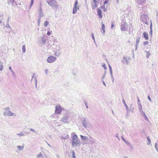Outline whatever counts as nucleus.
I'll list each match as a JSON object with an SVG mask.
<instances>
[{"instance_id": "58836bf2", "label": "nucleus", "mask_w": 158, "mask_h": 158, "mask_svg": "<svg viewBox=\"0 0 158 158\" xmlns=\"http://www.w3.org/2000/svg\"><path fill=\"white\" fill-rule=\"evenodd\" d=\"M3 69V66L1 62H0V71H2Z\"/></svg>"}, {"instance_id": "c9c22d12", "label": "nucleus", "mask_w": 158, "mask_h": 158, "mask_svg": "<svg viewBox=\"0 0 158 158\" xmlns=\"http://www.w3.org/2000/svg\"><path fill=\"white\" fill-rule=\"evenodd\" d=\"M4 27L7 28H9V29H12L11 27L10 26V25H9V24H6V26H4Z\"/></svg>"}, {"instance_id": "37998d69", "label": "nucleus", "mask_w": 158, "mask_h": 158, "mask_svg": "<svg viewBox=\"0 0 158 158\" xmlns=\"http://www.w3.org/2000/svg\"><path fill=\"white\" fill-rule=\"evenodd\" d=\"M72 156L73 157V158H76V157L75 156V153H74V151H73Z\"/></svg>"}, {"instance_id": "aec40b11", "label": "nucleus", "mask_w": 158, "mask_h": 158, "mask_svg": "<svg viewBox=\"0 0 158 158\" xmlns=\"http://www.w3.org/2000/svg\"><path fill=\"white\" fill-rule=\"evenodd\" d=\"M102 29L103 31L102 34V35H105V26L104 24L103 23H102Z\"/></svg>"}, {"instance_id": "f3484780", "label": "nucleus", "mask_w": 158, "mask_h": 158, "mask_svg": "<svg viewBox=\"0 0 158 158\" xmlns=\"http://www.w3.org/2000/svg\"><path fill=\"white\" fill-rule=\"evenodd\" d=\"M97 13L99 17L100 18H102V11L99 8L98 9Z\"/></svg>"}, {"instance_id": "393cba45", "label": "nucleus", "mask_w": 158, "mask_h": 158, "mask_svg": "<svg viewBox=\"0 0 158 158\" xmlns=\"http://www.w3.org/2000/svg\"><path fill=\"white\" fill-rule=\"evenodd\" d=\"M35 74H33V76L32 77V78H34V80H35V87L36 88L37 81V79H36V77L34 76ZM32 79H31V81H32Z\"/></svg>"}, {"instance_id": "e2e57ef3", "label": "nucleus", "mask_w": 158, "mask_h": 158, "mask_svg": "<svg viewBox=\"0 0 158 158\" xmlns=\"http://www.w3.org/2000/svg\"><path fill=\"white\" fill-rule=\"evenodd\" d=\"M102 82H103V85H104L106 87V84L105 82H104V81H102Z\"/></svg>"}, {"instance_id": "3c124183", "label": "nucleus", "mask_w": 158, "mask_h": 158, "mask_svg": "<svg viewBox=\"0 0 158 158\" xmlns=\"http://www.w3.org/2000/svg\"><path fill=\"white\" fill-rule=\"evenodd\" d=\"M91 36L92 37V38L93 40H94L95 38L94 36V35L93 33H92L91 35Z\"/></svg>"}, {"instance_id": "1a4fd4ad", "label": "nucleus", "mask_w": 158, "mask_h": 158, "mask_svg": "<svg viewBox=\"0 0 158 158\" xmlns=\"http://www.w3.org/2000/svg\"><path fill=\"white\" fill-rule=\"evenodd\" d=\"M5 109V111L3 113V114L4 116H15V114L14 113H12L10 111L9 108H6Z\"/></svg>"}, {"instance_id": "dca6fc26", "label": "nucleus", "mask_w": 158, "mask_h": 158, "mask_svg": "<svg viewBox=\"0 0 158 158\" xmlns=\"http://www.w3.org/2000/svg\"><path fill=\"white\" fill-rule=\"evenodd\" d=\"M123 60H122V61L123 62V63L124 64H128L129 62L128 61V58L126 57H124Z\"/></svg>"}, {"instance_id": "2f4dec72", "label": "nucleus", "mask_w": 158, "mask_h": 158, "mask_svg": "<svg viewBox=\"0 0 158 158\" xmlns=\"http://www.w3.org/2000/svg\"><path fill=\"white\" fill-rule=\"evenodd\" d=\"M139 38H137V39H136V48H135V50H137V45L138 44H139Z\"/></svg>"}, {"instance_id": "a211bd4d", "label": "nucleus", "mask_w": 158, "mask_h": 158, "mask_svg": "<svg viewBox=\"0 0 158 158\" xmlns=\"http://www.w3.org/2000/svg\"><path fill=\"white\" fill-rule=\"evenodd\" d=\"M24 147V144L23 143L22 146H17L16 147L17 148L18 150L19 151H21L23 150Z\"/></svg>"}, {"instance_id": "a18cd8bd", "label": "nucleus", "mask_w": 158, "mask_h": 158, "mask_svg": "<svg viewBox=\"0 0 158 158\" xmlns=\"http://www.w3.org/2000/svg\"><path fill=\"white\" fill-rule=\"evenodd\" d=\"M149 34L150 35V36L152 37V30H150V31L149 32Z\"/></svg>"}, {"instance_id": "052dcab7", "label": "nucleus", "mask_w": 158, "mask_h": 158, "mask_svg": "<svg viewBox=\"0 0 158 158\" xmlns=\"http://www.w3.org/2000/svg\"><path fill=\"white\" fill-rule=\"evenodd\" d=\"M116 1V3L117 4H118L119 3V0H115Z\"/></svg>"}, {"instance_id": "cd10ccee", "label": "nucleus", "mask_w": 158, "mask_h": 158, "mask_svg": "<svg viewBox=\"0 0 158 158\" xmlns=\"http://www.w3.org/2000/svg\"><path fill=\"white\" fill-rule=\"evenodd\" d=\"M138 108L140 113L144 111L142 110V106L140 103H139V105H138Z\"/></svg>"}, {"instance_id": "a19ab883", "label": "nucleus", "mask_w": 158, "mask_h": 158, "mask_svg": "<svg viewBox=\"0 0 158 158\" xmlns=\"http://www.w3.org/2000/svg\"><path fill=\"white\" fill-rule=\"evenodd\" d=\"M124 142L128 146H131V144L126 140Z\"/></svg>"}, {"instance_id": "f8f14e48", "label": "nucleus", "mask_w": 158, "mask_h": 158, "mask_svg": "<svg viewBox=\"0 0 158 158\" xmlns=\"http://www.w3.org/2000/svg\"><path fill=\"white\" fill-rule=\"evenodd\" d=\"M53 52L55 53L54 55L57 57L59 56L61 53L60 52V49L59 50H56L55 51L54 50Z\"/></svg>"}, {"instance_id": "9d476101", "label": "nucleus", "mask_w": 158, "mask_h": 158, "mask_svg": "<svg viewBox=\"0 0 158 158\" xmlns=\"http://www.w3.org/2000/svg\"><path fill=\"white\" fill-rule=\"evenodd\" d=\"M78 1L77 0L75 2L73 8V14L76 13L77 12V10L79 9V6L78 5Z\"/></svg>"}, {"instance_id": "f704fd0d", "label": "nucleus", "mask_w": 158, "mask_h": 158, "mask_svg": "<svg viewBox=\"0 0 158 158\" xmlns=\"http://www.w3.org/2000/svg\"><path fill=\"white\" fill-rule=\"evenodd\" d=\"M17 135H19L20 136H23L25 135V134L24 133H23V132H21L19 133H17Z\"/></svg>"}, {"instance_id": "7c9ffc66", "label": "nucleus", "mask_w": 158, "mask_h": 158, "mask_svg": "<svg viewBox=\"0 0 158 158\" xmlns=\"http://www.w3.org/2000/svg\"><path fill=\"white\" fill-rule=\"evenodd\" d=\"M155 147L156 150L158 152V140H157V143H156L155 144Z\"/></svg>"}, {"instance_id": "9b49d317", "label": "nucleus", "mask_w": 158, "mask_h": 158, "mask_svg": "<svg viewBox=\"0 0 158 158\" xmlns=\"http://www.w3.org/2000/svg\"><path fill=\"white\" fill-rule=\"evenodd\" d=\"M61 108L60 106H57L56 107L55 113L56 114H60L61 112Z\"/></svg>"}, {"instance_id": "0e129e2a", "label": "nucleus", "mask_w": 158, "mask_h": 158, "mask_svg": "<svg viewBox=\"0 0 158 158\" xmlns=\"http://www.w3.org/2000/svg\"><path fill=\"white\" fill-rule=\"evenodd\" d=\"M116 137L119 140V138L118 136V134H117L116 135Z\"/></svg>"}, {"instance_id": "2eb2a0df", "label": "nucleus", "mask_w": 158, "mask_h": 158, "mask_svg": "<svg viewBox=\"0 0 158 158\" xmlns=\"http://www.w3.org/2000/svg\"><path fill=\"white\" fill-rule=\"evenodd\" d=\"M136 3L137 4V7L139 8H142V7L143 6L142 4L143 3H142V2H141V1H140V0H139V1H138L136 2Z\"/></svg>"}, {"instance_id": "680f3d73", "label": "nucleus", "mask_w": 158, "mask_h": 158, "mask_svg": "<svg viewBox=\"0 0 158 158\" xmlns=\"http://www.w3.org/2000/svg\"><path fill=\"white\" fill-rule=\"evenodd\" d=\"M148 99L150 101V102H151V99L150 97H149V96H148Z\"/></svg>"}, {"instance_id": "a878e982", "label": "nucleus", "mask_w": 158, "mask_h": 158, "mask_svg": "<svg viewBox=\"0 0 158 158\" xmlns=\"http://www.w3.org/2000/svg\"><path fill=\"white\" fill-rule=\"evenodd\" d=\"M52 47L53 48H54L55 49H56V50L60 49V48L59 46L56 45V44H53L52 45Z\"/></svg>"}, {"instance_id": "c03bdc74", "label": "nucleus", "mask_w": 158, "mask_h": 158, "mask_svg": "<svg viewBox=\"0 0 158 158\" xmlns=\"http://www.w3.org/2000/svg\"><path fill=\"white\" fill-rule=\"evenodd\" d=\"M110 75H111V78L112 80V82H113V83H114V77H113V74H110Z\"/></svg>"}, {"instance_id": "39448f33", "label": "nucleus", "mask_w": 158, "mask_h": 158, "mask_svg": "<svg viewBox=\"0 0 158 158\" xmlns=\"http://www.w3.org/2000/svg\"><path fill=\"white\" fill-rule=\"evenodd\" d=\"M47 2L52 8H56L58 6L55 0H47Z\"/></svg>"}, {"instance_id": "0eeeda50", "label": "nucleus", "mask_w": 158, "mask_h": 158, "mask_svg": "<svg viewBox=\"0 0 158 158\" xmlns=\"http://www.w3.org/2000/svg\"><path fill=\"white\" fill-rule=\"evenodd\" d=\"M128 26L127 23L125 22H124L122 23L121 26V30L122 31H128Z\"/></svg>"}, {"instance_id": "79ce46f5", "label": "nucleus", "mask_w": 158, "mask_h": 158, "mask_svg": "<svg viewBox=\"0 0 158 158\" xmlns=\"http://www.w3.org/2000/svg\"><path fill=\"white\" fill-rule=\"evenodd\" d=\"M34 0H31V2L30 3V8H31V6H32L33 3H34Z\"/></svg>"}, {"instance_id": "e433bc0d", "label": "nucleus", "mask_w": 158, "mask_h": 158, "mask_svg": "<svg viewBox=\"0 0 158 158\" xmlns=\"http://www.w3.org/2000/svg\"><path fill=\"white\" fill-rule=\"evenodd\" d=\"M145 52L147 53L146 56V57H147V58H148L149 57V56L150 55V53L149 52H147L146 51H145Z\"/></svg>"}, {"instance_id": "6e6552de", "label": "nucleus", "mask_w": 158, "mask_h": 158, "mask_svg": "<svg viewBox=\"0 0 158 158\" xmlns=\"http://www.w3.org/2000/svg\"><path fill=\"white\" fill-rule=\"evenodd\" d=\"M56 59L57 58L56 57L52 56H50L47 58V61L48 63H52L55 61Z\"/></svg>"}, {"instance_id": "13d9d810", "label": "nucleus", "mask_w": 158, "mask_h": 158, "mask_svg": "<svg viewBox=\"0 0 158 158\" xmlns=\"http://www.w3.org/2000/svg\"><path fill=\"white\" fill-rule=\"evenodd\" d=\"M122 138L124 142L126 140L124 138L123 136H122Z\"/></svg>"}, {"instance_id": "603ef678", "label": "nucleus", "mask_w": 158, "mask_h": 158, "mask_svg": "<svg viewBox=\"0 0 158 158\" xmlns=\"http://www.w3.org/2000/svg\"><path fill=\"white\" fill-rule=\"evenodd\" d=\"M51 33L50 31H48L47 33V35H48V36L50 35H51Z\"/></svg>"}, {"instance_id": "b1692460", "label": "nucleus", "mask_w": 158, "mask_h": 158, "mask_svg": "<svg viewBox=\"0 0 158 158\" xmlns=\"http://www.w3.org/2000/svg\"><path fill=\"white\" fill-rule=\"evenodd\" d=\"M91 6L93 9H95L97 7V2L91 3Z\"/></svg>"}, {"instance_id": "20e7f679", "label": "nucleus", "mask_w": 158, "mask_h": 158, "mask_svg": "<svg viewBox=\"0 0 158 158\" xmlns=\"http://www.w3.org/2000/svg\"><path fill=\"white\" fill-rule=\"evenodd\" d=\"M41 4H40V8L39 9L38 13V19L37 21L38 25V26H40V21L41 18L44 16V15L43 12V10L41 7Z\"/></svg>"}, {"instance_id": "338daca9", "label": "nucleus", "mask_w": 158, "mask_h": 158, "mask_svg": "<svg viewBox=\"0 0 158 158\" xmlns=\"http://www.w3.org/2000/svg\"><path fill=\"white\" fill-rule=\"evenodd\" d=\"M105 75H106V74H104V75H103V76L102 77V79H103L104 78V77H105Z\"/></svg>"}, {"instance_id": "6ab92c4d", "label": "nucleus", "mask_w": 158, "mask_h": 158, "mask_svg": "<svg viewBox=\"0 0 158 158\" xmlns=\"http://www.w3.org/2000/svg\"><path fill=\"white\" fill-rule=\"evenodd\" d=\"M141 114L144 117V119L146 121H147L148 122L149 121V119H148V118L146 116V115L145 114V113L144 111L142 112V113H141Z\"/></svg>"}, {"instance_id": "4468645a", "label": "nucleus", "mask_w": 158, "mask_h": 158, "mask_svg": "<svg viewBox=\"0 0 158 158\" xmlns=\"http://www.w3.org/2000/svg\"><path fill=\"white\" fill-rule=\"evenodd\" d=\"M122 102L126 108L127 113H128L130 112V110L129 109L128 107V106L127 105L125 100L124 99H123Z\"/></svg>"}, {"instance_id": "5701e85b", "label": "nucleus", "mask_w": 158, "mask_h": 158, "mask_svg": "<svg viewBox=\"0 0 158 158\" xmlns=\"http://www.w3.org/2000/svg\"><path fill=\"white\" fill-rule=\"evenodd\" d=\"M143 37L146 40H148V35L147 33H146L145 32H144L143 33Z\"/></svg>"}, {"instance_id": "c85d7f7f", "label": "nucleus", "mask_w": 158, "mask_h": 158, "mask_svg": "<svg viewBox=\"0 0 158 158\" xmlns=\"http://www.w3.org/2000/svg\"><path fill=\"white\" fill-rule=\"evenodd\" d=\"M147 140H148V142H147V143L148 145H150L151 146L152 145L151 142V140L150 139L149 137V136L147 137Z\"/></svg>"}, {"instance_id": "72a5a7b5", "label": "nucleus", "mask_w": 158, "mask_h": 158, "mask_svg": "<svg viewBox=\"0 0 158 158\" xmlns=\"http://www.w3.org/2000/svg\"><path fill=\"white\" fill-rule=\"evenodd\" d=\"M22 52L23 53H25L26 52V48L25 45H23L22 47Z\"/></svg>"}, {"instance_id": "bb28decb", "label": "nucleus", "mask_w": 158, "mask_h": 158, "mask_svg": "<svg viewBox=\"0 0 158 158\" xmlns=\"http://www.w3.org/2000/svg\"><path fill=\"white\" fill-rule=\"evenodd\" d=\"M89 140L92 144H94L95 145V143H96V140H94L92 138L89 137Z\"/></svg>"}, {"instance_id": "864d4df0", "label": "nucleus", "mask_w": 158, "mask_h": 158, "mask_svg": "<svg viewBox=\"0 0 158 158\" xmlns=\"http://www.w3.org/2000/svg\"><path fill=\"white\" fill-rule=\"evenodd\" d=\"M137 99H138V105H139V103H140V100L138 97H137Z\"/></svg>"}, {"instance_id": "de8ad7c7", "label": "nucleus", "mask_w": 158, "mask_h": 158, "mask_svg": "<svg viewBox=\"0 0 158 158\" xmlns=\"http://www.w3.org/2000/svg\"><path fill=\"white\" fill-rule=\"evenodd\" d=\"M148 44V41H145L143 42V45H145Z\"/></svg>"}, {"instance_id": "4d7b16f0", "label": "nucleus", "mask_w": 158, "mask_h": 158, "mask_svg": "<svg viewBox=\"0 0 158 158\" xmlns=\"http://www.w3.org/2000/svg\"><path fill=\"white\" fill-rule=\"evenodd\" d=\"M108 0L105 1L104 2V4H106L108 2Z\"/></svg>"}, {"instance_id": "f257e3e1", "label": "nucleus", "mask_w": 158, "mask_h": 158, "mask_svg": "<svg viewBox=\"0 0 158 158\" xmlns=\"http://www.w3.org/2000/svg\"><path fill=\"white\" fill-rule=\"evenodd\" d=\"M72 145L74 147L79 146L80 145V141L76 134L74 135L72 137Z\"/></svg>"}, {"instance_id": "ddd939ff", "label": "nucleus", "mask_w": 158, "mask_h": 158, "mask_svg": "<svg viewBox=\"0 0 158 158\" xmlns=\"http://www.w3.org/2000/svg\"><path fill=\"white\" fill-rule=\"evenodd\" d=\"M82 140L83 141H86L89 139V137L87 136H84L82 135H80Z\"/></svg>"}, {"instance_id": "49530a36", "label": "nucleus", "mask_w": 158, "mask_h": 158, "mask_svg": "<svg viewBox=\"0 0 158 158\" xmlns=\"http://www.w3.org/2000/svg\"><path fill=\"white\" fill-rule=\"evenodd\" d=\"M152 22H151V24L150 27V30H152Z\"/></svg>"}, {"instance_id": "412c9836", "label": "nucleus", "mask_w": 158, "mask_h": 158, "mask_svg": "<svg viewBox=\"0 0 158 158\" xmlns=\"http://www.w3.org/2000/svg\"><path fill=\"white\" fill-rule=\"evenodd\" d=\"M37 158H48L46 156H44L43 155L42 153L41 152L39 153V154L37 155Z\"/></svg>"}, {"instance_id": "5fc2aeb1", "label": "nucleus", "mask_w": 158, "mask_h": 158, "mask_svg": "<svg viewBox=\"0 0 158 158\" xmlns=\"http://www.w3.org/2000/svg\"><path fill=\"white\" fill-rule=\"evenodd\" d=\"M30 130L31 131H33V132H35V130L34 129H32V128H30Z\"/></svg>"}, {"instance_id": "4be33fe9", "label": "nucleus", "mask_w": 158, "mask_h": 158, "mask_svg": "<svg viewBox=\"0 0 158 158\" xmlns=\"http://www.w3.org/2000/svg\"><path fill=\"white\" fill-rule=\"evenodd\" d=\"M8 3L9 4L13 5L14 3H15L16 5H17L15 1V0H8Z\"/></svg>"}, {"instance_id": "8fccbe9b", "label": "nucleus", "mask_w": 158, "mask_h": 158, "mask_svg": "<svg viewBox=\"0 0 158 158\" xmlns=\"http://www.w3.org/2000/svg\"><path fill=\"white\" fill-rule=\"evenodd\" d=\"M48 72V69H46L45 70V73L47 75Z\"/></svg>"}, {"instance_id": "473e14b6", "label": "nucleus", "mask_w": 158, "mask_h": 158, "mask_svg": "<svg viewBox=\"0 0 158 158\" xmlns=\"http://www.w3.org/2000/svg\"><path fill=\"white\" fill-rule=\"evenodd\" d=\"M9 69L10 71L11 72L13 75L14 76H15V73H14V72L12 70V69H11V67L10 66L9 67Z\"/></svg>"}, {"instance_id": "7ed1b4c3", "label": "nucleus", "mask_w": 158, "mask_h": 158, "mask_svg": "<svg viewBox=\"0 0 158 158\" xmlns=\"http://www.w3.org/2000/svg\"><path fill=\"white\" fill-rule=\"evenodd\" d=\"M71 118L70 116L68 114H64L61 119L60 121L64 123H69L71 120Z\"/></svg>"}, {"instance_id": "6e6d98bb", "label": "nucleus", "mask_w": 158, "mask_h": 158, "mask_svg": "<svg viewBox=\"0 0 158 158\" xmlns=\"http://www.w3.org/2000/svg\"><path fill=\"white\" fill-rule=\"evenodd\" d=\"M146 0H140V1H141V2L142 3H145Z\"/></svg>"}, {"instance_id": "69168bd1", "label": "nucleus", "mask_w": 158, "mask_h": 158, "mask_svg": "<svg viewBox=\"0 0 158 158\" xmlns=\"http://www.w3.org/2000/svg\"><path fill=\"white\" fill-rule=\"evenodd\" d=\"M98 1V0H93V2H97Z\"/></svg>"}, {"instance_id": "c756f323", "label": "nucleus", "mask_w": 158, "mask_h": 158, "mask_svg": "<svg viewBox=\"0 0 158 158\" xmlns=\"http://www.w3.org/2000/svg\"><path fill=\"white\" fill-rule=\"evenodd\" d=\"M0 24L2 22V20H3L4 19L3 17V14L1 15L0 14Z\"/></svg>"}, {"instance_id": "4c0bfd02", "label": "nucleus", "mask_w": 158, "mask_h": 158, "mask_svg": "<svg viewBox=\"0 0 158 158\" xmlns=\"http://www.w3.org/2000/svg\"><path fill=\"white\" fill-rule=\"evenodd\" d=\"M49 22L48 21H45L44 23V27H47L49 24Z\"/></svg>"}, {"instance_id": "bf43d9fd", "label": "nucleus", "mask_w": 158, "mask_h": 158, "mask_svg": "<svg viewBox=\"0 0 158 158\" xmlns=\"http://www.w3.org/2000/svg\"><path fill=\"white\" fill-rule=\"evenodd\" d=\"M114 24H113V23H112V24H111V29H112V28H113V27H114Z\"/></svg>"}, {"instance_id": "f03ea898", "label": "nucleus", "mask_w": 158, "mask_h": 158, "mask_svg": "<svg viewBox=\"0 0 158 158\" xmlns=\"http://www.w3.org/2000/svg\"><path fill=\"white\" fill-rule=\"evenodd\" d=\"M141 19L145 23L147 24H148L149 18L146 13H144L143 12H141Z\"/></svg>"}, {"instance_id": "09e8293b", "label": "nucleus", "mask_w": 158, "mask_h": 158, "mask_svg": "<svg viewBox=\"0 0 158 158\" xmlns=\"http://www.w3.org/2000/svg\"><path fill=\"white\" fill-rule=\"evenodd\" d=\"M102 67L104 68L105 70H106V66L105 64H104L102 65Z\"/></svg>"}, {"instance_id": "ea45409f", "label": "nucleus", "mask_w": 158, "mask_h": 158, "mask_svg": "<svg viewBox=\"0 0 158 158\" xmlns=\"http://www.w3.org/2000/svg\"><path fill=\"white\" fill-rule=\"evenodd\" d=\"M109 68L110 74H112V70L111 66L110 65H109Z\"/></svg>"}, {"instance_id": "774afa93", "label": "nucleus", "mask_w": 158, "mask_h": 158, "mask_svg": "<svg viewBox=\"0 0 158 158\" xmlns=\"http://www.w3.org/2000/svg\"><path fill=\"white\" fill-rule=\"evenodd\" d=\"M10 19V17H8V19H7V21H8L9 22V19Z\"/></svg>"}, {"instance_id": "423d86ee", "label": "nucleus", "mask_w": 158, "mask_h": 158, "mask_svg": "<svg viewBox=\"0 0 158 158\" xmlns=\"http://www.w3.org/2000/svg\"><path fill=\"white\" fill-rule=\"evenodd\" d=\"M82 123L83 127L85 128L90 127L91 126V124L89 122L87 118H84Z\"/></svg>"}]
</instances>
